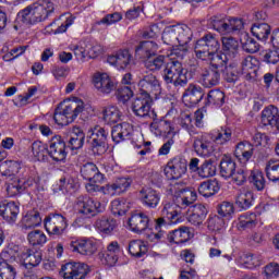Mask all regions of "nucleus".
Wrapping results in <instances>:
<instances>
[{
	"label": "nucleus",
	"instance_id": "nucleus-1",
	"mask_svg": "<svg viewBox=\"0 0 279 279\" xmlns=\"http://www.w3.org/2000/svg\"><path fill=\"white\" fill-rule=\"evenodd\" d=\"M56 12V4L51 0H40L27 5L17 13V21L24 25H36L47 21Z\"/></svg>",
	"mask_w": 279,
	"mask_h": 279
},
{
	"label": "nucleus",
	"instance_id": "nucleus-2",
	"mask_svg": "<svg viewBox=\"0 0 279 279\" xmlns=\"http://www.w3.org/2000/svg\"><path fill=\"white\" fill-rule=\"evenodd\" d=\"M158 44L155 41H141L135 48V54L141 60H145L144 64L149 71H162L165 66V54H158Z\"/></svg>",
	"mask_w": 279,
	"mask_h": 279
},
{
	"label": "nucleus",
	"instance_id": "nucleus-3",
	"mask_svg": "<svg viewBox=\"0 0 279 279\" xmlns=\"http://www.w3.org/2000/svg\"><path fill=\"white\" fill-rule=\"evenodd\" d=\"M221 44L213 34H206L197 39L194 45V52L198 60L213 62L216 59L226 60V56H219Z\"/></svg>",
	"mask_w": 279,
	"mask_h": 279
},
{
	"label": "nucleus",
	"instance_id": "nucleus-4",
	"mask_svg": "<svg viewBox=\"0 0 279 279\" xmlns=\"http://www.w3.org/2000/svg\"><path fill=\"white\" fill-rule=\"evenodd\" d=\"M161 77L166 84H173L175 88H184L189 84V70L184 68L180 60H171L162 66Z\"/></svg>",
	"mask_w": 279,
	"mask_h": 279
},
{
	"label": "nucleus",
	"instance_id": "nucleus-5",
	"mask_svg": "<svg viewBox=\"0 0 279 279\" xmlns=\"http://www.w3.org/2000/svg\"><path fill=\"white\" fill-rule=\"evenodd\" d=\"M84 112V101L75 98V100L69 101L64 108L62 105L58 106L53 113V121L57 125H69L73 123L77 117Z\"/></svg>",
	"mask_w": 279,
	"mask_h": 279
},
{
	"label": "nucleus",
	"instance_id": "nucleus-6",
	"mask_svg": "<svg viewBox=\"0 0 279 279\" xmlns=\"http://www.w3.org/2000/svg\"><path fill=\"white\" fill-rule=\"evenodd\" d=\"M108 131L96 125L87 132V145L95 156L106 154L108 147Z\"/></svg>",
	"mask_w": 279,
	"mask_h": 279
},
{
	"label": "nucleus",
	"instance_id": "nucleus-7",
	"mask_svg": "<svg viewBox=\"0 0 279 279\" xmlns=\"http://www.w3.org/2000/svg\"><path fill=\"white\" fill-rule=\"evenodd\" d=\"M174 195V202L179 208H191L197 202V192L193 187H186L184 182H175L170 189Z\"/></svg>",
	"mask_w": 279,
	"mask_h": 279
},
{
	"label": "nucleus",
	"instance_id": "nucleus-8",
	"mask_svg": "<svg viewBox=\"0 0 279 279\" xmlns=\"http://www.w3.org/2000/svg\"><path fill=\"white\" fill-rule=\"evenodd\" d=\"M225 59H214L209 61L208 69H205L201 74L202 84L205 88H213L215 86H219V82H221V69L226 66L223 63Z\"/></svg>",
	"mask_w": 279,
	"mask_h": 279
},
{
	"label": "nucleus",
	"instance_id": "nucleus-9",
	"mask_svg": "<svg viewBox=\"0 0 279 279\" xmlns=\"http://www.w3.org/2000/svg\"><path fill=\"white\" fill-rule=\"evenodd\" d=\"M151 104H154V98L140 95L132 101L131 110L138 119H151L156 121L158 114L156 110L151 109Z\"/></svg>",
	"mask_w": 279,
	"mask_h": 279
},
{
	"label": "nucleus",
	"instance_id": "nucleus-10",
	"mask_svg": "<svg viewBox=\"0 0 279 279\" xmlns=\"http://www.w3.org/2000/svg\"><path fill=\"white\" fill-rule=\"evenodd\" d=\"M209 25L220 34H231V32H241V29H243V20L236 17L226 19L222 15H214L209 19Z\"/></svg>",
	"mask_w": 279,
	"mask_h": 279
},
{
	"label": "nucleus",
	"instance_id": "nucleus-11",
	"mask_svg": "<svg viewBox=\"0 0 279 279\" xmlns=\"http://www.w3.org/2000/svg\"><path fill=\"white\" fill-rule=\"evenodd\" d=\"M137 86L140 88V95L150 97V99H158V96L162 93L160 81L151 73L143 75Z\"/></svg>",
	"mask_w": 279,
	"mask_h": 279
},
{
	"label": "nucleus",
	"instance_id": "nucleus-12",
	"mask_svg": "<svg viewBox=\"0 0 279 279\" xmlns=\"http://www.w3.org/2000/svg\"><path fill=\"white\" fill-rule=\"evenodd\" d=\"M76 208L80 215H84V217L88 219H90V217H97V215L105 210L100 202L95 201L88 195H81L76 198Z\"/></svg>",
	"mask_w": 279,
	"mask_h": 279
},
{
	"label": "nucleus",
	"instance_id": "nucleus-13",
	"mask_svg": "<svg viewBox=\"0 0 279 279\" xmlns=\"http://www.w3.org/2000/svg\"><path fill=\"white\" fill-rule=\"evenodd\" d=\"M44 226L50 236H62L69 228V221L62 214H49L44 220Z\"/></svg>",
	"mask_w": 279,
	"mask_h": 279
},
{
	"label": "nucleus",
	"instance_id": "nucleus-14",
	"mask_svg": "<svg viewBox=\"0 0 279 279\" xmlns=\"http://www.w3.org/2000/svg\"><path fill=\"white\" fill-rule=\"evenodd\" d=\"M60 276L64 279H86L90 274L88 265L80 262H69L61 266Z\"/></svg>",
	"mask_w": 279,
	"mask_h": 279
},
{
	"label": "nucleus",
	"instance_id": "nucleus-15",
	"mask_svg": "<svg viewBox=\"0 0 279 279\" xmlns=\"http://www.w3.org/2000/svg\"><path fill=\"white\" fill-rule=\"evenodd\" d=\"M189 163L184 157L177 156L168 161L163 172L167 180H180L183 175H186Z\"/></svg>",
	"mask_w": 279,
	"mask_h": 279
},
{
	"label": "nucleus",
	"instance_id": "nucleus-16",
	"mask_svg": "<svg viewBox=\"0 0 279 279\" xmlns=\"http://www.w3.org/2000/svg\"><path fill=\"white\" fill-rule=\"evenodd\" d=\"M213 143V135L203 133L194 137L193 149L202 158H210L213 151H215Z\"/></svg>",
	"mask_w": 279,
	"mask_h": 279
},
{
	"label": "nucleus",
	"instance_id": "nucleus-17",
	"mask_svg": "<svg viewBox=\"0 0 279 279\" xmlns=\"http://www.w3.org/2000/svg\"><path fill=\"white\" fill-rule=\"evenodd\" d=\"M49 157L54 162H64L69 151H66V142L60 135L53 136L48 146Z\"/></svg>",
	"mask_w": 279,
	"mask_h": 279
},
{
	"label": "nucleus",
	"instance_id": "nucleus-18",
	"mask_svg": "<svg viewBox=\"0 0 279 279\" xmlns=\"http://www.w3.org/2000/svg\"><path fill=\"white\" fill-rule=\"evenodd\" d=\"M23 265L25 267L24 276L25 278L36 279V274L34 272V267H38L43 263V253L39 251L27 250L22 254Z\"/></svg>",
	"mask_w": 279,
	"mask_h": 279
},
{
	"label": "nucleus",
	"instance_id": "nucleus-19",
	"mask_svg": "<svg viewBox=\"0 0 279 279\" xmlns=\"http://www.w3.org/2000/svg\"><path fill=\"white\" fill-rule=\"evenodd\" d=\"M40 184V177L35 175L29 177L27 180H15L11 183H7V193L9 197H16L21 195L25 189H31V186H38Z\"/></svg>",
	"mask_w": 279,
	"mask_h": 279
},
{
	"label": "nucleus",
	"instance_id": "nucleus-20",
	"mask_svg": "<svg viewBox=\"0 0 279 279\" xmlns=\"http://www.w3.org/2000/svg\"><path fill=\"white\" fill-rule=\"evenodd\" d=\"M205 95L206 90L202 86L191 83L185 88L182 99L185 106L193 108V106H197L204 99Z\"/></svg>",
	"mask_w": 279,
	"mask_h": 279
},
{
	"label": "nucleus",
	"instance_id": "nucleus-21",
	"mask_svg": "<svg viewBox=\"0 0 279 279\" xmlns=\"http://www.w3.org/2000/svg\"><path fill=\"white\" fill-rule=\"evenodd\" d=\"M208 217V207L204 204H196L189 207L186 210V219L192 226L199 227Z\"/></svg>",
	"mask_w": 279,
	"mask_h": 279
},
{
	"label": "nucleus",
	"instance_id": "nucleus-22",
	"mask_svg": "<svg viewBox=\"0 0 279 279\" xmlns=\"http://www.w3.org/2000/svg\"><path fill=\"white\" fill-rule=\"evenodd\" d=\"M107 62L117 69H132L134 60L132 58V53H130V50L123 49L117 51L114 54L109 56L107 58Z\"/></svg>",
	"mask_w": 279,
	"mask_h": 279
},
{
	"label": "nucleus",
	"instance_id": "nucleus-23",
	"mask_svg": "<svg viewBox=\"0 0 279 279\" xmlns=\"http://www.w3.org/2000/svg\"><path fill=\"white\" fill-rule=\"evenodd\" d=\"M93 84L96 89H98L99 93H102L104 95H110L112 90L117 89V84L110 75L107 73H96L93 77Z\"/></svg>",
	"mask_w": 279,
	"mask_h": 279
},
{
	"label": "nucleus",
	"instance_id": "nucleus-24",
	"mask_svg": "<svg viewBox=\"0 0 279 279\" xmlns=\"http://www.w3.org/2000/svg\"><path fill=\"white\" fill-rule=\"evenodd\" d=\"M19 213H21V208L15 202H0V217H2L7 223H16Z\"/></svg>",
	"mask_w": 279,
	"mask_h": 279
},
{
	"label": "nucleus",
	"instance_id": "nucleus-25",
	"mask_svg": "<svg viewBox=\"0 0 279 279\" xmlns=\"http://www.w3.org/2000/svg\"><path fill=\"white\" fill-rule=\"evenodd\" d=\"M222 49L218 51V56H225L223 64H228L230 60H234L239 56V41L233 37H222Z\"/></svg>",
	"mask_w": 279,
	"mask_h": 279
},
{
	"label": "nucleus",
	"instance_id": "nucleus-26",
	"mask_svg": "<svg viewBox=\"0 0 279 279\" xmlns=\"http://www.w3.org/2000/svg\"><path fill=\"white\" fill-rule=\"evenodd\" d=\"M133 182L134 180L132 177L118 178L113 183L106 185L105 193L111 197L114 195H121V193H125V191L130 190Z\"/></svg>",
	"mask_w": 279,
	"mask_h": 279
},
{
	"label": "nucleus",
	"instance_id": "nucleus-27",
	"mask_svg": "<svg viewBox=\"0 0 279 279\" xmlns=\"http://www.w3.org/2000/svg\"><path fill=\"white\" fill-rule=\"evenodd\" d=\"M128 223L132 232L141 234V232H145V230L149 228V216L145 215L144 213L133 214L129 218Z\"/></svg>",
	"mask_w": 279,
	"mask_h": 279
},
{
	"label": "nucleus",
	"instance_id": "nucleus-28",
	"mask_svg": "<svg viewBox=\"0 0 279 279\" xmlns=\"http://www.w3.org/2000/svg\"><path fill=\"white\" fill-rule=\"evenodd\" d=\"M81 175L88 182H95V184H101L104 182V173L99 172V168L94 162L84 163L81 167Z\"/></svg>",
	"mask_w": 279,
	"mask_h": 279
},
{
	"label": "nucleus",
	"instance_id": "nucleus-29",
	"mask_svg": "<svg viewBox=\"0 0 279 279\" xmlns=\"http://www.w3.org/2000/svg\"><path fill=\"white\" fill-rule=\"evenodd\" d=\"M256 197H254V192L247 187L240 189L236 198L235 206L239 210H250L254 206Z\"/></svg>",
	"mask_w": 279,
	"mask_h": 279
},
{
	"label": "nucleus",
	"instance_id": "nucleus-30",
	"mask_svg": "<svg viewBox=\"0 0 279 279\" xmlns=\"http://www.w3.org/2000/svg\"><path fill=\"white\" fill-rule=\"evenodd\" d=\"M69 247L82 256H93L97 252V244L90 240L72 241Z\"/></svg>",
	"mask_w": 279,
	"mask_h": 279
},
{
	"label": "nucleus",
	"instance_id": "nucleus-31",
	"mask_svg": "<svg viewBox=\"0 0 279 279\" xmlns=\"http://www.w3.org/2000/svg\"><path fill=\"white\" fill-rule=\"evenodd\" d=\"M141 202L147 208H158L160 204V192L153 187H143L140 191Z\"/></svg>",
	"mask_w": 279,
	"mask_h": 279
},
{
	"label": "nucleus",
	"instance_id": "nucleus-32",
	"mask_svg": "<svg viewBox=\"0 0 279 279\" xmlns=\"http://www.w3.org/2000/svg\"><path fill=\"white\" fill-rule=\"evenodd\" d=\"M278 107L270 105L262 111L260 124L264 128H276L278 125Z\"/></svg>",
	"mask_w": 279,
	"mask_h": 279
},
{
	"label": "nucleus",
	"instance_id": "nucleus-33",
	"mask_svg": "<svg viewBox=\"0 0 279 279\" xmlns=\"http://www.w3.org/2000/svg\"><path fill=\"white\" fill-rule=\"evenodd\" d=\"M132 134V125L128 122H122L113 126L111 137L114 143H123L130 141Z\"/></svg>",
	"mask_w": 279,
	"mask_h": 279
},
{
	"label": "nucleus",
	"instance_id": "nucleus-34",
	"mask_svg": "<svg viewBox=\"0 0 279 279\" xmlns=\"http://www.w3.org/2000/svg\"><path fill=\"white\" fill-rule=\"evenodd\" d=\"M166 236L169 243L182 245V243H186V241L191 239V231H189V227H181L177 230L170 231Z\"/></svg>",
	"mask_w": 279,
	"mask_h": 279
},
{
	"label": "nucleus",
	"instance_id": "nucleus-35",
	"mask_svg": "<svg viewBox=\"0 0 279 279\" xmlns=\"http://www.w3.org/2000/svg\"><path fill=\"white\" fill-rule=\"evenodd\" d=\"M161 215L166 217V219H170L171 223H178V221H180V216L182 215V208L178 206V203L175 202H166L161 209Z\"/></svg>",
	"mask_w": 279,
	"mask_h": 279
},
{
	"label": "nucleus",
	"instance_id": "nucleus-36",
	"mask_svg": "<svg viewBox=\"0 0 279 279\" xmlns=\"http://www.w3.org/2000/svg\"><path fill=\"white\" fill-rule=\"evenodd\" d=\"M221 190V185H219V181L217 179H211L204 181L198 186V193L203 197H214Z\"/></svg>",
	"mask_w": 279,
	"mask_h": 279
},
{
	"label": "nucleus",
	"instance_id": "nucleus-37",
	"mask_svg": "<svg viewBox=\"0 0 279 279\" xmlns=\"http://www.w3.org/2000/svg\"><path fill=\"white\" fill-rule=\"evenodd\" d=\"M234 155L240 160H244V162H247L252 159V156H254V144L247 141L240 142L235 146Z\"/></svg>",
	"mask_w": 279,
	"mask_h": 279
},
{
	"label": "nucleus",
	"instance_id": "nucleus-38",
	"mask_svg": "<svg viewBox=\"0 0 279 279\" xmlns=\"http://www.w3.org/2000/svg\"><path fill=\"white\" fill-rule=\"evenodd\" d=\"M121 255V246H119V242L113 241L108 244L107 251L105 253V260L109 267H114L119 260V256Z\"/></svg>",
	"mask_w": 279,
	"mask_h": 279
},
{
	"label": "nucleus",
	"instance_id": "nucleus-39",
	"mask_svg": "<svg viewBox=\"0 0 279 279\" xmlns=\"http://www.w3.org/2000/svg\"><path fill=\"white\" fill-rule=\"evenodd\" d=\"M32 151L34 158L39 162H47L49 160V146L40 141L32 144Z\"/></svg>",
	"mask_w": 279,
	"mask_h": 279
},
{
	"label": "nucleus",
	"instance_id": "nucleus-40",
	"mask_svg": "<svg viewBox=\"0 0 279 279\" xmlns=\"http://www.w3.org/2000/svg\"><path fill=\"white\" fill-rule=\"evenodd\" d=\"M86 134L80 128H74L70 140L68 141V147L72 150L82 149L84 147V141Z\"/></svg>",
	"mask_w": 279,
	"mask_h": 279
},
{
	"label": "nucleus",
	"instance_id": "nucleus-41",
	"mask_svg": "<svg viewBox=\"0 0 279 279\" xmlns=\"http://www.w3.org/2000/svg\"><path fill=\"white\" fill-rule=\"evenodd\" d=\"M43 223V218H40V213L36 210L28 211L23 218H22V228L24 230H29L32 228H38Z\"/></svg>",
	"mask_w": 279,
	"mask_h": 279
},
{
	"label": "nucleus",
	"instance_id": "nucleus-42",
	"mask_svg": "<svg viewBox=\"0 0 279 279\" xmlns=\"http://www.w3.org/2000/svg\"><path fill=\"white\" fill-rule=\"evenodd\" d=\"M220 175L225 180H230L236 171V162L230 157H225L220 161Z\"/></svg>",
	"mask_w": 279,
	"mask_h": 279
},
{
	"label": "nucleus",
	"instance_id": "nucleus-43",
	"mask_svg": "<svg viewBox=\"0 0 279 279\" xmlns=\"http://www.w3.org/2000/svg\"><path fill=\"white\" fill-rule=\"evenodd\" d=\"M95 226L104 234H110L117 228V220L108 216H102L96 220Z\"/></svg>",
	"mask_w": 279,
	"mask_h": 279
},
{
	"label": "nucleus",
	"instance_id": "nucleus-44",
	"mask_svg": "<svg viewBox=\"0 0 279 279\" xmlns=\"http://www.w3.org/2000/svg\"><path fill=\"white\" fill-rule=\"evenodd\" d=\"M251 32L257 40H267L271 36V26L267 23H255L251 27Z\"/></svg>",
	"mask_w": 279,
	"mask_h": 279
},
{
	"label": "nucleus",
	"instance_id": "nucleus-45",
	"mask_svg": "<svg viewBox=\"0 0 279 279\" xmlns=\"http://www.w3.org/2000/svg\"><path fill=\"white\" fill-rule=\"evenodd\" d=\"M226 104V94L220 89H211L207 94L205 106H216L217 108H221V106Z\"/></svg>",
	"mask_w": 279,
	"mask_h": 279
},
{
	"label": "nucleus",
	"instance_id": "nucleus-46",
	"mask_svg": "<svg viewBox=\"0 0 279 279\" xmlns=\"http://www.w3.org/2000/svg\"><path fill=\"white\" fill-rule=\"evenodd\" d=\"M104 114V121L107 123V125H114V123H119L121 121V118L123 117V113L119 110V108L112 106L108 107L102 111Z\"/></svg>",
	"mask_w": 279,
	"mask_h": 279
},
{
	"label": "nucleus",
	"instance_id": "nucleus-47",
	"mask_svg": "<svg viewBox=\"0 0 279 279\" xmlns=\"http://www.w3.org/2000/svg\"><path fill=\"white\" fill-rule=\"evenodd\" d=\"M220 71L225 82H228L229 84H236L239 81V70L236 69V65L232 63L229 65L226 64L223 68H220Z\"/></svg>",
	"mask_w": 279,
	"mask_h": 279
},
{
	"label": "nucleus",
	"instance_id": "nucleus-48",
	"mask_svg": "<svg viewBox=\"0 0 279 279\" xmlns=\"http://www.w3.org/2000/svg\"><path fill=\"white\" fill-rule=\"evenodd\" d=\"M265 171L270 182H279V159H270L266 163Z\"/></svg>",
	"mask_w": 279,
	"mask_h": 279
},
{
	"label": "nucleus",
	"instance_id": "nucleus-49",
	"mask_svg": "<svg viewBox=\"0 0 279 279\" xmlns=\"http://www.w3.org/2000/svg\"><path fill=\"white\" fill-rule=\"evenodd\" d=\"M248 180L256 191H265L267 181L265 180L263 172L259 170H252Z\"/></svg>",
	"mask_w": 279,
	"mask_h": 279
},
{
	"label": "nucleus",
	"instance_id": "nucleus-50",
	"mask_svg": "<svg viewBox=\"0 0 279 279\" xmlns=\"http://www.w3.org/2000/svg\"><path fill=\"white\" fill-rule=\"evenodd\" d=\"M129 253L135 258H143L147 254V245L141 240H133L129 244Z\"/></svg>",
	"mask_w": 279,
	"mask_h": 279
},
{
	"label": "nucleus",
	"instance_id": "nucleus-51",
	"mask_svg": "<svg viewBox=\"0 0 279 279\" xmlns=\"http://www.w3.org/2000/svg\"><path fill=\"white\" fill-rule=\"evenodd\" d=\"M59 189L64 195H73L77 191V183L71 177H63L60 179Z\"/></svg>",
	"mask_w": 279,
	"mask_h": 279
},
{
	"label": "nucleus",
	"instance_id": "nucleus-52",
	"mask_svg": "<svg viewBox=\"0 0 279 279\" xmlns=\"http://www.w3.org/2000/svg\"><path fill=\"white\" fill-rule=\"evenodd\" d=\"M230 141H232V129L226 126H221L217 135L213 137V142L216 145H228Z\"/></svg>",
	"mask_w": 279,
	"mask_h": 279
},
{
	"label": "nucleus",
	"instance_id": "nucleus-53",
	"mask_svg": "<svg viewBox=\"0 0 279 279\" xmlns=\"http://www.w3.org/2000/svg\"><path fill=\"white\" fill-rule=\"evenodd\" d=\"M128 210H130V205L125 199L117 198L111 202V213L116 217H123Z\"/></svg>",
	"mask_w": 279,
	"mask_h": 279
},
{
	"label": "nucleus",
	"instance_id": "nucleus-54",
	"mask_svg": "<svg viewBox=\"0 0 279 279\" xmlns=\"http://www.w3.org/2000/svg\"><path fill=\"white\" fill-rule=\"evenodd\" d=\"M16 266L8 263V260L0 262V279H16Z\"/></svg>",
	"mask_w": 279,
	"mask_h": 279
},
{
	"label": "nucleus",
	"instance_id": "nucleus-55",
	"mask_svg": "<svg viewBox=\"0 0 279 279\" xmlns=\"http://www.w3.org/2000/svg\"><path fill=\"white\" fill-rule=\"evenodd\" d=\"M257 62L258 60L252 56L244 58L241 63L243 73H246V75H255L256 77V73H258V68L256 66Z\"/></svg>",
	"mask_w": 279,
	"mask_h": 279
},
{
	"label": "nucleus",
	"instance_id": "nucleus-56",
	"mask_svg": "<svg viewBox=\"0 0 279 279\" xmlns=\"http://www.w3.org/2000/svg\"><path fill=\"white\" fill-rule=\"evenodd\" d=\"M165 45H169L170 47H175L178 45V32L177 26H168L163 29L161 36Z\"/></svg>",
	"mask_w": 279,
	"mask_h": 279
},
{
	"label": "nucleus",
	"instance_id": "nucleus-57",
	"mask_svg": "<svg viewBox=\"0 0 279 279\" xmlns=\"http://www.w3.org/2000/svg\"><path fill=\"white\" fill-rule=\"evenodd\" d=\"M256 214H243L239 217V228L242 230H252L256 228Z\"/></svg>",
	"mask_w": 279,
	"mask_h": 279
},
{
	"label": "nucleus",
	"instance_id": "nucleus-58",
	"mask_svg": "<svg viewBox=\"0 0 279 279\" xmlns=\"http://www.w3.org/2000/svg\"><path fill=\"white\" fill-rule=\"evenodd\" d=\"M193 33L189 26H177V45H189Z\"/></svg>",
	"mask_w": 279,
	"mask_h": 279
},
{
	"label": "nucleus",
	"instance_id": "nucleus-59",
	"mask_svg": "<svg viewBox=\"0 0 279 279\" xmlns=\"http://www.w3.org/2000/svg\"><path fill=\"white\" fill-rule=\"evenodd\" d=\"M217 174V166L213 160H205L203 165L199 166L198 175L199 178H213Z\"/></svg>",
	"mask_w": 279,
	"mask_h": 279
},
{
	"label": "nucleus",
	"instance_id": "nucleus-60",
	"mask_svg": "<svg viewBox=\"0 0 279 279\" xmlns=\"http://www.w3.org/2000/svg\"><path fill=\"white\" fill-rule=\"evenodd\" d=\"M260 60L265 64H278L279 62V49H266L260 52Z\"/></svg>",
	"mask_w": 279,
	"mask_h": 279
},
{
	"label": "nucleus",
	"instance_id": "nucleus-61",
	"mask_svg": "<svg viewBox=\"0 0 279 279\" xmlns=\"http://www.w3.org/2000/svg\"><path fill=\"white\" fill-rule=\"evenodd\" d=\"M241 260L245 269H256V267H260V264H262L260 257L252 253H246L242 255Z\"/></svg>",
	"mask_w": 279,
	"mask_h": 279
},
{
	"label": "nucleus",
	"instance_id": "nucleus-62",
	"mask_svg": "<svg viewBox=\"0 0 279 279\" xmlns=\"http://www.w3.org/2000/svg\"><path fill=\"white\" fill-rule=\"evenodd\" d=\"M27 241L33 246L45 245L47 243V235L40 230H34L27 234Z\"/></svg>",
	"mask_w": 279,
	"mask_h": 279
},
{
	"label": "nucleus",
	"instance_id": "nucleus-63",
	"mask_svg": "<svg viewBox=\"0 0 279 279\" xmlns=\"http://www.w3.org/2000/svg\"><path fill=\"white\" fill-rule=\"evenodd\" d=\"M206 225L208 230H210L211 232H221V229L226 226V221L223 220V218L214 215L209 216Z\"/></svg>",
	"mask_w": 279,
	"mask_h": 279
},
{
	"label": "nucleus",
	"instance_id": "nucleus-64",
	"mask_svg": "<svg viewBox=\"0 0 279 279\" xmlns=\"http://www.w3.org/2000/svg\"><path fill=\"white\" fill-rule=\"evenodd\" d=\"M217 210L220 217H227V219H230V217L234 215V204L230 202H222L218 205Z\"/></svg>",
	"mask_w": 279,
	"mask_h": 279
}]
</instances>
